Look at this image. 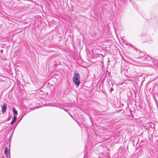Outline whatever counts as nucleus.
Listing matches in <instances>:
<instances>
[{"mask_svg":"<svg viewBox=\"0 0 158 158\" xmlns=\"http://www.w3.org/2000/svg\"><path fill=\"white\" fill-rule=\"evenodd\" d=\"M80 79V76L79 73H74L73 80V82L77 87L78 86L80 83V81L79 80Z\"/></svg>","mask_w":158,"mask_h":158,"instance_id":"f257e3e1","label":"nucleus"},{"mask_svg":"<svg viewBox=\"0 0 158 158\" xmlns=\"http://www.w3.org/2000/svg\"><path fill=\"white\" fill-rule=\"evenodd\" d=\"M7 104L6 103H4L3 106H2V114H4L6 111V109Z\"/></svg>","mask_w":158,"mask_h":158,"instance_id":"f03ea898","label":"nucleus"},{"mask_svg":"<svg viewBox=\"0 0 158 158\" xmlns=\"http://www.w3.org/2000/svg\"><path fill=\"white\" fill-rule=\"evenodd\" d=\"M10 148V145H9L8 148V147H6L4 151L5 154L6 155V156L7 157V158H8V155H9V151Z\"/></svg>","mask_w":158,"mask_h":158,"instance_id":"7ed1b4c3","label":"nucleus"},{"mask_svg":"<svg viewBox=\"0 0 158 158\" xmlns=\"http://www.w3.org/2000/svg\"><path fill=\"white\" fill-rule=\"evenodd\" d=\"M17 120V117L16 116H14L11 122V125L13 124Z\"/></svg>","mask_w":158,"mask_h":158,"instance_id":"20e7f679","label":"nucleus"},{"mask_svg":"<svg viewBox=\"0 0 158 158\" xmlns=\"http://www.w3.org/2000/svg\"><path fill=\"white\" fill-rule=\"evenodd\" d=\"M13 112L14 114L17 115L18 114V112L15 109V108H13Z\"/></svg>","mask_w":158,"mask_h":158,"instance_id":"39448f33","label":"nucleus"},{"mask_svg":"<svg viewBox=\"0 0 158 158\" xmlns=\"http://www.w3.org/2000/svg\"><path fill=\"white\" fill-rule=\"evenodd\" d=\"M114 90L113 89L112 87L110 89V92H111L112 91Z\"/></svg>","mask_w":158,"mask_h":158,"instance_id":"423d86ee","label":"nucleus"},{"mask_svg":"<svg viewBox=\"0 0 158 158\" xmlns=\"http://www.w3.org/2000/svg\"><path fill=\"white\" fill-rule=\"evenodd\" d=\"M69 115H70V116L72 118H73V117H72V115H71L70 114H69Z\"/></svg>","mask_w":158,"mask_h":158,"instance_id":"0eeeda50","label":"nucleus"}]
</instances>
